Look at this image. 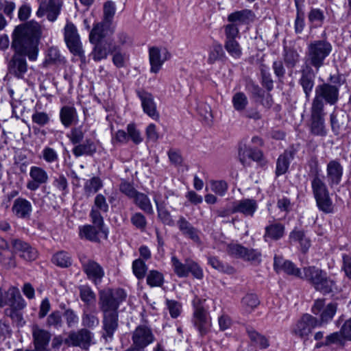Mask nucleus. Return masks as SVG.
<instances>
[{"mask_svg": "<svg viewBox=\"0 0 351 351\" xmlns=\"http://www.w3.org/2000/svg\"><path fill=\"white\" fill-rule=\"evenodd\" d=\"M126 297L125 291L121 288L101 290L99 291V308L103 314L119 313V306Z\"/></svg>", "mask_w": 351, "mask_h": 351, "instance_id": "39448f33", "label": "nucleus"}, {"mask_svg": "<svg viewBox=\"0 0 351 351\" xmlns=\"http://www.w3.org/2000/svg\"><path fill=\"white\" fill-rule=\"evenodd\" d=\"M80 261L87 278L95 285L100 284L105 274L103 267L94 260L88 258L85 256H81Z\"/></svg>", "mask_w": 351, "mask_h": 351, "instance_id": "f8f14e48", "label": "nucleus"}, {"mask_svg": "<svg viewBox=\"0 0 351 351\" xmlns=\"http://www.w3.org/2000/svg\"><path fill=\"white\" fill-rule=\"evenodd\" d=\"M112 56V62L117 68L124 67L128 56L125 53L121 51L119 46L114 45L112 47L111 53Z\"/></svg>", "mask_w": 351, "mask_h": 351, "instance_id": "8fccbe9b", "label": "nucleus"}, {"mask_svg": "<svg viewBox=\"0 0 351 351\" xmlns=\"http://www.w3.org/2000/svg\"><path fill=\"white\" fill-rule=\"evenodd\" d=\"M166 305L172 318H177L181 313L182 304L173 300H166Z\"/></svg>", "mask_w": 351, "mask_h": 351, "instance_id": "e2e57ef3", "label": "nucleus"}, {"mask_svg": "<svg viewBox=\"0 0 351 351\" xmlns=\"http://www.w3.org/2000/svg\"><path fill=\"white\" fill-rule=\"evenodd\" d=\"M107 23L103 21L94 25L93 29L89 34V41L90 43L104 42L106 37L105 29L110 27Z\"/></svg>", "mask_w": 351, "mask_h": 351, "instance_id": "c9c22d12", "label": "nucleus"}, {"mask_svg": "<svg viewBox=\"0 0 351 351\" xmlns=\"http://www.w3.org/2000/svg\"><path fill=\"white\" fill-rule=\"evenodd\" d=\"M285 234V226L280 223H273L265 227V233L264 237L272 240H278L281 239Z\"/></svg>", "mask_w": 351, "mask_h": 351, "instance_id": "4c0bfd02", "label": "nucleus"}, {"mask_svg": "<svg viewBox=\"0 0 351 351\" xmlns=\"http://www.w3.org/2000/svg\"><path fill=\"white\" fill-rule=\"evenodd\" d=\"M102 230L96 226L86 225L80 228V236L93 242L99 241L98 234Z\"/></svg>", "mask_w": 351, "mask_h": 351, "instance_id": "58836bf2", "label": "nucleus"}, {"mask_svg": "<svg viewBox=\"0 0 351 351\" xmlns=\"http://www.w3.org/2000/svg\"><path fill=\"white\" fill-rule=\"evenodd\" d=\"M332 51L331 43L325 40L311 41L306 47L302 65L309 66L319 72L326 64L327 58Z\"/></svg>", "mask_w": 351, "mask_h": 351, "instance_id": "7ed1b4c3", "label": "nucleus"}, {"mask_svg": "<svg viewBox=\"0 0 351 351\" xmlns=\"http://www.w3.org/2000/svg\"><path fill=\"white\" fill-rule=\"evenodd\" d=\"M147 283L151 287H161L164 283V276L156 270H151L147 276Z\"/></svg>", "mask_w": 351, "mask_h": 351, "instance_id": "6e6d98bb", "label": "nucleus"}, {"mask_svg": "<svg viewBox=\"0 0 351 351\" xmlns=\"http://www.w3.org/2000/svg\"><path fill=\"white\" fill-rule=\"evenodd\" d=\"M238 156L239 161L245 167L250 166L251 160L256 162L257 165L261 167H265L267 164L263 152L257 148L240 146Z\"/></svg>", "mask_w": 351, "mask_h": 351, "instance_id": "9b49d317", "label": "nucleus"}, {"mask_svg": "<svg viewBox=\"0 0 351 351\" xmlns=\"http://www.w3.org/2000/svg\"><path fill=\"white\" fill-rule=\"evenodd\" d=\"M62 6L61 0H49L45 4V15L47 19L51 21H55L59 16Z\"/></svg>", "mask_w": 351, "mask_h": 351, "instance_id": "72a5a7b5", "label": "nucleus"}, {"mask_svg": "<svg viewBox=\"0 0 351 351\" xmlns=\"http://www.w3.org/2000/svg\"><path fill=\"white\" fill-rule=\"evenodd\" d=\"M253 16V12L250 10L245 9L230 14L228 16V21L230 23L236 24L238 27L239 25L248 23L252 20Z\"/></svg>", "mask_w": 351, "mask_h": 351, "instance_id": "c756f323", "label": "nucleus"}, {"mask_svg": "<svg viewBox=\"0 0 351 351\" xmlns=\"http://www.w3.org/2000/svg\"><path fill=\"white\" fill-rule=\"evenodd\" d=\"M339 86L324 83L316 86L311 107L325 110V104L335 105L339 100Z\"/></svg>", "mask_w": 351, "mask_h": 351, "instance_id": "423d86ee", "label": "nucleus"}, {"mask_svg": "<svg viewBox=\"0 0 351 351\" xmlns=\"http://www.w3.org/2000/svg\"><path fill=\"white\" fill-rule=\"evenodd\" d=\"M300 77L298 80V84L302 86V90L305 95L306 100H309L311 94L315 86V80L316 72L315 69L309 66L302 65L299 71Z\"/></svg>", "mask_w": 351, "mask_h": 351, "instance_id": "2eb2a0df", "label": "nucleus"}, {"mask_svg": "<svg viewBox=\"0 0 351 351\" xmlns=\"http://www.w3.org/2000/svg\"><path fill=\"white\" fill-rule=\"evenodd\" d=\"M208 187L215 195L224 196L228 190V185L225 180H211L208 182Z\"/></svg>", "mask_w": 351, "mask_h": 351, "instance_id": "603ef678", "label": "nucleus"}, {"mask_svg": "<svg viewBox=\"0 0 351 351\" xmlns=\"http://www.w3.org/2000/svg\"><path fill=\"white\" fill-rule=\"evenodd\" d=\"M136 93L141 100L143 112L154 120L158 119L160 114L153 95L143 89H138Z\"/></svg>", "mask_w": 351, "mask_h": 351, "instance_id": "f3484780", "label": "nucleus"}, {"mask_svg": "<svg viewBox=\"0 0 351 351\" xmlns=\"http://www.w3.org/2000/svg\"><path fill=\"white\" fill-rule=\"evenodd\" d=\"M299 53L293 48H284L283 59L287 68L293 69L300 62Z\"/></svg>", "mask_w": 351, "mask_h": 351, "instance_id": "a19ab883", "label": "nucleus"}, {"mask_svg": "<svg viewBox=\"0 0 351 351\" xmlns=\"http://www.w3.org/2000/svg\"><path fill=\"white\" fill-rule=\"evenodd\" d=\"M102 186V182L99 178L93 177L86 182L85 191L88 195L97 193Z\"/></svg>", "mask_w": 351, "mask_h": 351, "instance_id": "680f3d73", "label": "nucleus"}, {"mask_svg": "<svg viewBox=\"0 0 351 351\" xmlns=\"http://www.w3.org/2000/svg\"><path fill=\"white\" fill-rule=\"evenodd\" d=\"M51 262L60 267L66 268L71 265L72 258L68 252L60 251L53 255Z\"/></svg>", "mask_w": 351, "mask_h": 351, "instance_id": "79ce46f5", "label": "nucleus"}, {"mask_svg": "<svg viewBox=\"0 0 351 351\" xmlns=\"http://www.w3.org/2000/svg\"><path fill=\"white\" fill-rule=\"evenodd\" d=\"M119 326V313L103 314L102 328L104 333L102 337L105 339H112L114 332Z\"/></svg>", "mask_w": 351, "mask_h": 351, "instance_id": "aec40b11", "label": "nucleus"}, {"mask_svg": "<svg viewBox=\"0 0 351 351\" xmlns=\"http://www.w3.org/2000/svg\"><path fill=\"white\" fill-rule=\"evenodd\" d=\"M311 187L314 197H329L328 187L319 176L313 178Z\"/></svg>", "mask_w": 351, "mask_h": 351, "instance_id": "f704fd0d", "label": "nucleus"}, {"mask_svg": "<svg viewBox=\"0 0 351 351\" xmlns=\"http://www.w3.org/2000/svg\"><path fill=\"white\" fill-rule=\"evenodd\" d=\"M226 252L230 255L243 261L259 263L261 261V253L255 249L245 247L241 244L230 243L227 245Z\"/></svg>", "mask_w": 351, "mask_h": 351, "instance_id": "1a4fd4ad", "label": "nucleus"}, {"mask_svg": "<svg viewBox=\"0 0 351 351\" xmlns=\"http://www.w3.org/2000/svg\"><path fill=\"white\" fill-rule=\"evenodd\" d=\"M60 117L62 123L66 128L77 121V112L73 106H63L60 110Z\"/></svg>", "mask_w": 351, "mask_h": 351, "instance_id": "473e14b6", "label": "nucleus"}, {"mask_svg": "<svg viewBox=\"0 0 351 351\" xmlns=\"http://www.w3.org/2000/svg\"><path fill=\"white\" fill-rule=\"evenodd\" d=\"M260 71L261 74V84L268 91H271L274 88V81L271 78V75L269 72V68L262 64L260 66Z\"/></svg>", "mask_w": 351, "mask_h": 351, "instance_id": "3c124183", "label": "nucleus"}, {"mask_svg": "<svg viewBox=\"0 0 351 351\" xmlns=\"http://www.w3.org/2000/svg\"><path fill=\"white\" fill-rule=\"evenodd\" d=\"M274 269L276 272L284 271L288 275L294 276L303 280L304 268L301 271L293 263L289 260H285L282 256H275Z\"/></svg>", "mask_w": 351, "mask_h": 351, "instance_id": "6ab92c4d", "label": "nucleus"}, {"mask_svg": "<svg viewBox=\"0 0 351 351\" xmlns=\"http://www.w3.org/2000/svg\"><path fill=\"white\" fill-rule=\"evenodd\" d=\"M224 32L226 36L225 40H236V38L238 37L239 34L238 27L236 24L232 23L224 26Z\"/></svg>", "mask_w": 351, "mask_h": 351, "instance_id": "774afa93", "label": "nucleus"}, {"mask_svg": "<svg viewBox=\"0 0 351 351\" xmlns=\"http://www.w3.org/2000/svg\"><path fill=\"white\" fill-rule=\"evenodd\" d=\"M93 334L87 328H83L77 331L69 332L64 343L68 346L80 347L87 350L93 341Z\"/></svg>", "mask_w": 351, "mask_h": 351, "instance_id": "ddd939ff", "label": "nucleus"}, {"mask_svg": "<svg viewBox=\"0 0 351 351\" xmlns=\"http://www.w3.org/2000/svg\"><path fill=\"white\" fill-rule=\"evenodd\" d=\"M308 20L311 27H321L325 20L324 11L319 8H311L308 14Z\"/></svg>", "mask_w": 351, "mask_h": 351, "instance_id": "37998d69", "label": "nucleus"}, {"mask_svg": "<svg viewBox=\"0 0 351 351\" xmlns=\"http://www.w3.org/2000/svg\"><path fill=\"white\" fill-rule=\"evenodd\" d=\"M149 58L151 65L150 71L154 73H157L160 70L166 58L162 59L160 51L156 47L149 48Z\"/></svg>", "mask_w": 351, "mask_h": 351, "instance_id": "2f4dec72", "label": "nucleus"}, {"mask_svg": "<svg viewBox=\"0 0 351 351\" xmlns=\"http://www.w3.org/2000/svg\"><path fill=\"white\" fill-rule=\"evenodd\" d=\"M343 168L337 159L330 160L326 165V180L330 186L339 185L342 180Z\"/></svg>", "mask_w": 351, "mask_h": 351, "instance_id": "a211bd4d", "label": "nucleus"}, {"mask_svg": "<svg viewBox=\"0 0 351 351\" xmlns=\"http://www.w3.org/2000/svg\"><path fill=\"white\" fill-rule=\"evenodd\" d=\"M208 262L213 268L218 270L220 272L226 273L228 274H232L234 273L235 270L233 267L229 265L227 263H223L215 256H209L208 258Z\"/></svg>", "mask_w": 351, "mask_h": 351, "instance_id": "49530a36", "label": "nucleus"}, {"mask_svg": "<svg viewBox=\"0 0 351 351\" xmlns=\"http://www.w3.org/2000/svg\"><path fill=\"white\" fill-rule=\"evenodd\" d=\"M32 210L30 203L25 199H16L12 206V211L18 217L25 218Z\"/></svg>", "mask_w": 351, "mask_h": 351, "instance_id": "e433bc0d", "label": "nucleus"}, {"mask_svg": "<svg viewBox=\"0 0 351 351\" xmlns=\"http://www.w3.org/2000/svg\"><path fill=\"white\" fill-rule=\"evenodd\" d=\"M342 265L341 269L345 276L351 280V255L343 253L341 255Z\"/></svg>", "mask_w": 351, "mask_h": 351, "instance_id": "0e129e2a", "label": "nucleus"}, {"mask_svg": "<svg viewBox=\"0 0 351 351\" xmlns=\"http://www.w3.org/2000/svg\"><path fill=\"white\" fill-rule=\"evenodd\" d=\"M116 12L115 3L112 1H108L104 4L103 20L104 23L111 25Z\"/></svg>", "mask_w": 351, "mask_h": 351, "instance_id": "09e8293b", "label": "nucleus"}, {"mask_svg": "<svg viewBox=\"0 0 351 351\" xmlns=\"http://www.w3.org/2000/svg\"><path fill=\"white\" fill-rule=\"evenodd\" d=\"M177 225L184 235L195 242H198L199 241L197 229L195 228L184 217L181 216L180 217L177 222Z\"/></svg>", "mask_w": 351, "mask_h": 351, "instance_id": "7c9ffc66", "label": "nucleus"}, {"mask_svg": "<svg viewBox=\"0 0 351 351\" xmlns=\"http://www.w3.org/2000/svg\"><path fill=\"white\" fill-rule=\"evenodd\" d=\"M348 117L344 112H333L330 115L331 130L335 136H339L346 128Z\"/></svg>", "mask_w": 351, "mask_h": 351, "instance_id": "393cba45", "label": "nucleus"}, {"mask_svg": "<svg viewBox=\"0 0 351 351\" xmlns=\"http://www.w3.org/2000/svg\"><path fill=\"white\" fill-rule=\"evenodd\" d=\"M96 152L97 145L91 139H86L83 143L77 144L72 149V153L76 158L82 156H92Z\"/></svg>", "mask_w": 351, "mask_h": 351, "instance_id": "a878e982", "label": "nucleus"}, {"mask_svg": "<svg viewBox=\"0 0 351 351\" xmlns=\"http://www.w3.org/2000/svg\"><path fill=\"white\" fill-rule=\"evenodd\" d=\"M247 332L250 340L256 345L258 346L261 349H265L269 347V341L265 336L261 335L256 331L252 330H248Z\"/></svg>", "mask_w": 351, "mask_h": 351, "instance_id": "13d9d810", "label": "nucleus"}, {"mask_svg": "<svg viewBox=\"0 0 351 351\" xmlns=\"http://www.w3.org/2000/svg\"><path fill=\"white\" fill-rule=\"evenodd\" d=\"M296 151L294 148L286 149L280 154L276 161V175L280 176L285 174L289 167L291 161L294 158Z\"/></svg>", "mask_w": 351, "mask_h": 351, "instance_id": "4be33fe9", "label": "nucleus"}, {"mask_svg": "<svg viewBox=\"0 0 351 351\" xmlns=\"http://www.w3.org/2000/svg\"><path fill=\"white\" fill-rule=\"evenodd\" d=\"M94 45L90 54L95 62L106 59L109 53H111L112 48H110V43L106 41L92 43Z\"/></svg>", "mask_w": 351, "mask_h": 351, "instance_id": "bb28decb", "label": "nucleus"}, {"mask_svg": "<svg viewBox=\"0 0 351 351\" xmlns=\"http://www.w3.org/2000/svg\"><path fill=\"white\" fill-rule=\"evenodd\" d=\"M79 295L84 303V307H93L96 302V294L88 285H82L78 287Z\"/></svg>", "mask_w": 351, "mask_h": 351, "instance_id": "cd10ccee", "label": "nucleus"}, {"mask_svg": "<svg viewBox=\"0 0 351 351\" xmlns=\"http://www.w3.org/2000/svg\"><path fill=\"white\" fill-rule=\"evenodd\" d=\"M325 110H319L313 107L310 108V117L308 122L309 133L315 136L325 137L328 130L326 125Z\"/></svg>", "mask_w": 351, "mask_h": 351, "instance_id": "6e6552de", "label": "nucleus"}, {"mask_svg": "<svg viewBox=\"0 0 351 351\" xmlns=\"http://www.w3.org/2000/svg\"><path fill=\"white\" fill-rule=\"evenodd\" d=\"M338 304L330 302L326 305V299L318 298L315 300L311 306V312L315 315H318V326L329 323L335 315Z\"/></svg>", "mask_w": 351, "mask_h": 351, "instance_id": "0eeeda50", "label": "nucleus"}, {"mask_svg": "<svg viewBox=\"0 0 351 351\" xmlns=\"http://www.w3.org/2000/svg\"><path fill=\"white\" fill-rule=\"evenodd\" d=\"M127 131L128 135V140L130 139L135 145L141 143L143 138L139 130L134 123H130L127 125Z\"/></svg>", "mask_w": 351, "mask_h": 351, "instance_id": "052dcab7", "label": "nucleus"}, {"mask_svg": "<svg viewBox=\"0 0 351 351\" xmlns=\"http://www.w3.org/2000/svg\"><path fill=\"white\" fill-rule=\"evenodd\" d=\"M188 261L185 260V263H182L176 256H173L171 262L173 267L175 274L180 278L188 276Z\"/></svg>", "mask_w": 351, "mask_h": 351, "instance_id": "de8ad7c7", "label": "nucleus"}, {"mask_svg": "<svg viewBox=\"0 0 351 351\" xmlns=\"http://www.w3.org/2000/svg\"><path fill=\"white\" fill-rule=\"evenodd\" d=\"M224 48L232 58H240L242 55V49L239 43L236 40H225Z\"/></svg>", "mask_w": 351, "mask_h": 351, "instance_id": "864d4df0", "label": "nucleus"}, {"mask_svg": "<svg viewBox=\"0 0 351 351\" xmlns=\"http://www.w3.org/2000/svg\"><path fill=\"white\" fill-rule=\"evenodd\" d=\"M317 206L320 210L325 213H330L334 211V204L331 199H316Z\"/></svg>", "mask_w": 351, "mask_h": 351, "instance_id": "69168bd1", "label": "nucleus"}, {"mask_svg": "<svg viewBox=\"0 0 351 351\" xmlns=\"http://www.w3.org/2000/svg\"><path fill=\"white\" fill-rule=\"evenodd\" d=\"M155 337L152 329L145 325L137 326L132 332V340L135 346L140 347L143 350L149 344L154 342Z\"/></svg>", "mask_w": 351, "mask_h": 351, "instance_id": "dca6fc26", "label": "nucleus"}, {"mask_svg": "<svg viewBox=\"0 0 351 351\" xmlns=\"http://www.w3.org/2000/svg\"><path fill=\"white\" fill-rule=\"evenodd\" d=\"M225 58L222 45L220 43H215L210 49L207 62L213 64L218 60H223Z\"/></svg>", "mask_w": 351, "mask_h": 351, "instance_id": "c03bdc74", "label": "nucleus"}, {"mask_svg": "<svg viewBox=\"0 0 351 351\" xmlns=\"http://www.w3.org/2000/svg\"><path fill=\"white\" fill-rule=\"evenodd\" d=\"M147 269V265L142 259L138 258L133 261L132 271L138 279H143L145 276Z\"/></svg>", "mask_w": 351, "mask_h": 351, "instance_id": "bf43d9fd", "label": "nucleus"}, {"mask_svg": "<svg viewBox=\"0 0 351 351\" xmlns=\"http://www.w3.org/2000/svg\"><path fill=\"white\" fill-rule=\"evenodd\" d=\"M232 103L234 109L239 112H243L248 105V99L246 95L243 92H237L233 95Z\"/></svg>", "mask_w": 351, "mask_h": 351, "instance_id": "a18cd8bd", "label": "nucleus"}, {"mask_svg": "<svg viewBox=\"0 0 351 351\" xmlns=\"http://www.w3.org/2000/svg\"><path fill=\"white\" fill-rule=\"evenodd\" d=\"M193 322L201 334L206 333L209 322L206 313L202 307L197 306L195 308Z\"/></svg>", "mask_w": 351, "mask_h": 351, "instance_id": "c85d7f7f", "label": "nucleus"}, {"mask_svg": "<svg viewBox=\"0 0 351 351\" xmlns=\"http://www.w3.org/2000/svg\"><path fill=\"white\" fill-rule=\"evenodd\" d=\"M318 326L317 318L310 314H304L297 322L292 329V333L300 338H306L312 330Z\"/></svg>", "mask_w": 351, "mask_h": 351, "instance_id": "4468645a", "label": "nucleus"}, {"mask_svg": "<svg viewBox=\"0 0 351 351\" xmlns=\"http://www.w3.org/2000/svg\"><path fill=\"white\" fill-rule=\"evenodd\" d=\"M14 249L20 252V256L24 260L32 261L37 256V252L28 243L20 240L14 239L12 242Z\"/></svg>", "mask_w": 351, "mask_h": 351, "instance_id": "5701e85b", "label": "nucleus"}, {"mask_svg": "<svg viewBox=\"0 0 351 351\" xmlns=\"http://www.w3.org/2000/svg\"><path fill=\"white\" fill-rule=\"evenodd\" d=\"M156 204L159 218L165 225L173 226L175 223L169 212L165 208V204L162 199H154Z\"/></svg>", "mask_w": 351, "mask_h": 351, "instance_id": "ea45409f", "label": "nucleus"}, {"mask_svg": "<svg viewBox=\"0 0 351 351\" xmlns=\"http://www.w3.org/2000/svg\"><path fill=\"white\" fill-rule=\"evenodd\" d=\"M41 36L42 27L34 20L15 27L12 34L11 43L14 53L8 64L10 74L19 79L23 78L27 71L25 56L29 60H36Z\"/></svg>", "mask_w": 351, "mask_h": 351, "instance_id": "f257e3e1", "label": "nucleus"}, {"mask_svg": "<svg viewBox=\"0 0 351 351\" xmlns=\"http://www.w3.org/2000/svg\"><path fill=\"white\" fill-rule=\"evenodd\" d=\"M1 299L3 303L2 307L8 306L4 310L5 315L10 317L17 326H23L25 324L23 310L27 304L19 289L15 287H11L4 293L1 291Z\"/></svg>", "mask_w": 351, "mask_h": 351, "instance_id": "f03ea898", "label": "nucleus"}, {"mask_svg": "<svg viewBox=\"0 0 351 351\" xmlns=\"http://www.w3.org/2000/svg\"><path fill=\"white\" fill-rule=\"evenodd\" d=\"M256 208V202L253 199H243L234 203L231 208V213H240L245 216L252 217Z\"/></svg>", "mask_w": 351, "mask_h": 351, "instance_id": "412c9836", "label": "nucleus"}, {"mask_svg": "<svg viewBox=\"0 0 351 351\" xmlns=\"http://www.w3.org/2000/svg\"><path fill=\"white\" fill-rule=\"evenodd\" d=\"M241 303L243 309L247 313H250L258 306L260 301L256 295L250 293L243 298Z\"/></svg>", "mask_w": 351, "mask_h": 351, "instance_id": "5fc2aeb1", "label": "nucleus"}, {"mask_svg": "<svg viewBox=\"0 0 351 351\" xmlns=\"http://www.w3.org/2000/svg\"><path fill=\"white\" fill-rule=\"evenodd\" d=\"M64 40L71 52L79 56L82 61H84L86 57L80 36L76 27L71 23H66L64 27Z\"/></svg>", "mask_w": 351, "mask_h": 351, "instance_id": "9d476101", "label": "nucleus"}, {"mask_svg": "<svg viewBox=\"0 0 351 351\" xmlns=\"http://www.w3.org/2000/svg\"><path fill=\"white\" fill-rule=\"evenodd\" d=\"M303 280L323 295L330 294L338 290L335 279L328 276L325 270L316 266L304 267Z\"/></svg>", "mask_w": 351, "mask_h": 351, "instance_id": "20e7f679", "label": "nucleus"}, {"mask_svg": "<svg viewBox=\"0 0 351 351\" xmlns=\"http://www.w3.org/2000/svg\"><path fill=\"white\" fill-rule=\"evenodd\" d=\"M63 316L66 320L68 327L71 328L75 326L78 322L79 317L77 313L71 308L66 309Z\"/></svg>", "mask_w": 351, "mask_h": 351, "instance_id": "338daca9", "label": "nucleus"}, {"mask_svg": "<svg viewBox=\"0 0 351 351\" xmlns=\"http://www.w3.org/2000/svg\"><path fill=\"white\" fill-rule=\"evenodd\" d=\"M325 339V344L327 345V347H330L335 345L337 347L343 348L346 344V341L340 331L332 332L329 335H327Z\"/></svg>", "mask_w": 351, "mask_h": 351, "instance_id": "4d7b16f0", "label": "nucleus"}, {"mask_svg": "<svg viewBox=\"0 0 351 351\" xmlns=\"http://www.w3.org/2000/svg\"><path fill=\"white\" fill-rule=\"evenodd\" d=\"M95 306L84 307L82 315V325L85 328L93 329L99 326V319L97 316Z\"/></svg>", "mask_w": 351, "mask_h": 351, "instance_id": "b1692460", "label": "nucleus"}]
</instances>
